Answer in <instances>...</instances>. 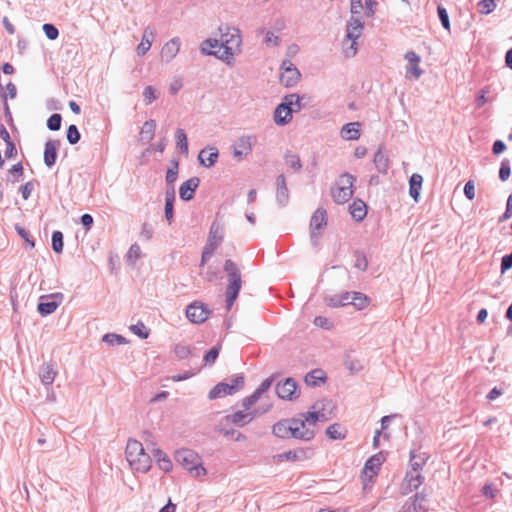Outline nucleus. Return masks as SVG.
Wrapping results in <instances>:
<instances>
[{
    "mask_svg": "<svg viewBox=\"0 0 512 512\" xmlns=\"http://www.w3.org/2000/svg\"><path fill=\"white\" fill-rule=\"evenodd\" d=\"M63 234L60 231H54L52 234V249L56 253L63 251Z\"/></svg>",
    "mask_w": 512,
    "mask_h": 512,
    "instance_id": "obj_47",
    "label": "nucleus"
},
{
    "mask_svg": "<svg viewBox=\"0 0 512 512\" xmlns=\"http://www.w3.org/2000/svg\"><path fill=\"white\" fill-rule=\"evenodd\" d=\"M354 291L353 292H345L340 296H335L329 299V306L338 307L352 304L354 299Z\"/></svg>",
    "mask_w": 512,
    "mask_h": 512,
    "instance_id": "obj_38",
    "label": "nucleus"
},
{
    "mask_svg": "<svg viewBox=\"0 0 512 512\" xmlns=\"http://www.w3.org/2000/svg\"><path fill=\"white\" fill-rule=\"evenodd\" d=\"M360 123L350 122L341 129V137L346 140H357L360 137Z\"/></svg>",
    "mask_w": 512,
    "mask_h": 512,
    "instance_id": "obj_31",
    "label": "nucleus"
},
{
    "mask_svg": "<svg viewBox=\"0 0 512 512\" xmlns=\"http://www.w3.org/2000/svg\"><path fill=\"white\" fill-rule=\"evenodd\" d=\"M175 201V190L174 187L167 189L165 194V218L170 223L173 219V204Z\"/></svg>",
    "mask_w": 512,
    "mask_h": 512,
    "instance_id": "obj_35",
    "label": "nucleus"
},
{
    "mask_svg": "<svg viewBox=\"0 0 512 512\" xmlns=\"http://www.w3.org/2000/svg\"><path fill=\"white\" fill-rule=\"evenodd\" d=\"M220 353V346L212 347L205 355H204V363L205 365H213L218 358Z\"/></svg>",
    "mask_w": 512,
    "mask_h": 512,
    "instance_id": "obj_50",
    "label": "nucleus"
},
{
    "mask_svg": "<svg viewBox=\"0 0 512 512\" xmlns=\"http://www.w3.org/2000/svg\"><path fill=\"white\" fill-rule=\"evenodd\" d=\"M364 30V23L354 16H351L346 24V35L342 41V52L346 58H352L358 51V38Z\"/></svg>",
    "mask_w": 512,
    "mask_h": 512,
    "instance_id": "obj_4",
    "label": "nucleus"
},
{
    "mask_svg": "<svg viewBox=\"0 0 512 512\" xmlns=\"http://www.w3.org/2000/svg\"><path fill=\"white\" fill-rule=\"evenodd\" d=\"M141 257V248L137 244L131 245L127 253V261L134 264Z\"/></svg>",
    "mask_w": 512,
    "mask_h": 512,
    "instance_id": "obj_58",
    "label": "nucleus"
},
{
    "mask_svg": "<svg viewBox=\"0 0 512 512\" xmlns=\"http://www.w3.org/2000/svg\"><path fill=\"white\" fill-rule=\"evenodd\" d=\"M306 458L307 451L305 449L289 450L287 452L273 456V460L276 463H280L283 461H297Z\"/></svg>",
    "mask_w": 512,
    "mask_h": 512,
    "instance_id": "obj_27",
    "label": "nucleus"
},
{
    "mask_svg": "<svg viewBox=\"0 0 512 512\" xmlns=\"http://www.w3.org/2000/svg\"><path fill=\"white\" fill-rule=\"evenodd\" d=\"M276 394L283 400L293 401L299 396L298 386L293 378H286L276 385Z\"/></svg>",
    "mask_w": 512,
    "mask_h": 512,
    "instance_id": "obj_12",
    "label": "nucleus"
},
{
    "mask_svg": "<svg viewBox=\"0 0 512 512\" xmlns=\"http://www.w3.org/2000/svg\"><path fill=\"white\" fill-rule=\"evenodd\" d=\"M130 330L141 339H146L149 336V330L142 322H138L137 324L132 325Z\"/></svg>",
    "mask_w": 512,
    "mask_h": 512,
    "instance_id": "obj_56",
    "label": "nucleus"
},
{
    "mask_svg": "<svg viewBox=\"0 0 512 512\" xmlns=\"http://www.w3.org/2000/svg\"><path fill=\"white\" fill-rule=\"evenodd\" d=\"M437 13L443 28L450 31V20L447 10L443 6L438 5Z\"/></svg>",
    "mask_w": 512,
    "mask_h": 512,
    "instance_id": "obj_53",
    "label": "nucleus"
},
{
    "mask_svg": "<svg viewBox=\"0 0 512 512\" xmlns=\"http://www.w3.org/2000/svg\"><path fill=\"white\" fill-rule=\"evenodd\" d=\"M218 157V149L213 146L202 149L198 155L200 164L207 168L214 166Z\"/></svg>",
    "mask_w": 512,
    "mask_h": 512,
    "instance_id": "obj_24",
    "label": "nucleus"
},
{
    "mask_svg": "<svg viewBox=\"0 0 512 512\" xmlns=\"http://www.w3.org/2000/svg\"><path fill=\"white\" fill-rule=\"evenodd\" d=\"M126 460L135 472L146 473L151 467V458L145 452L141 442L129 439L125 449Z\"/></svg>",
    "mask_w": 512,
    "mask_h": 512,
    "instance_id": "obj_3",
    "label": "nucleus"
},
{
    "mask_svg": "<svg viewBox=\"0 0 512 512\" xmlns=\"http://www.w3.org/2000/svg\"><path fill=\"white\" fill-rule=\"evenodd\" d=\"M356 178L350 173H343L336 180L334 187L331 188V196L337 204L348 202L353 196L354 182Z\"/></svg>",
    "mask_w": 512,
    "mask_h": 512,
    "instance_id": "obj_7",
    "label": "nucleus"
},
{
    "mask_svg": "<svg viewBox=\"0 0 512 512\" xmlns=\"http://www.w3.org/2000/svg\"><path fill=\"white\" fill-rule=\"evenodd\" d=\"M200 184L198 177H191L187 181L183 182L179 188V195L183 201H190L194 198L196 189Z\"/></svg>",
    "mask_w": 512,
    "mask_h": 512,
    "instance_id": "obj_22",
    "label": "nucleus"
},
{
    "mask_svg": "<svg viewBox=\"0 0 512 512\" xmlns=\"http://www.w3.org/2000/svg\"><path fill=\"white\" fill-rule=\"evenodd\" d=\"M423 183V177L420 174L414 173L409 180V195L418 202L420 190Z\"/></svg>",
    "mask_w": 512,
    "mask_h": 512,
    "instance_id": "obj_32",
    "label": "nucleus"
},
{
    "mask_svg": "<svg viewBox=\"0 0 512 512\" xmlns=\"http://www.w3.org/2000/svg\"><path fill=\"white\" fill-rule=\"evenodd\" d=\"M179 162L177 160L172 161V167L166 172V182L170 185L177 180L178 177Z\"/></svg>",
    "mask_w": 512,
    "mask_h": 512,
    "instance_id": "obj_46",
    "label": "nucleus"
},
{
    "mask_svg": "<svg viewBox=\"0 0 512 512\" xmlns=\"http://www.w3.org/2000/svg\"><path fill=\"white\" fill-rule=\"evenodd\" d=\"M221 39H206L200 45V52L203 55H213L218 59L230 64L234 56L240 53L242 37L238 28L226 26L219 27Z\"/></svg>",
    "mask_w": 512,
    "mask_h": 512,
    "instance_id": "obj_1",
    "label": "nucleus"
},
{
    "mask_svg": "<svg viewBox=\"0 0 512 512\" xmlns=\"http://www.w3.org/2000/svg\"><path fill=\"white\" fill-rule=\"evenodd\" d=\"M511 174L510 161L508 159H504L501 162V166L499 169V178L501 181H506Z\"/></svg>",
    "mask_w": 512,
    "mask_h": 512,
    "instance_id": "obj_59",
    "label": "nucleus"
},
{
    "mask_svg": "<svg viewBox=\"0 0 512 512\" xmlns=\"http://www.w3.org/2000/svg\"><path fill=\"white\" fill-rule=\"evenodd\" d=\"M265 44L267 46H279L280 45V37L275 35L273 32L268 31L265 36Z\"/></svg>",
    "mask_w": 512,
    "mask_h": 512,
    "instance_id": "obj_62",
    "label": "nucleus"
},
{
    "mask_svg": "<svg viewBox=\"0 0 512 512\" xmlns=\"http://www.w3.org/2000/svg\"><path fill=\"white\" fill-rule=\"evenodd\" d=\"M314 324L323 329H331L333 326L332 322L328 318L323 316L315 317Z\"/></svg>",
    "mask_w": 512,
    "mask_h": 512,
    "instance_id": "obj_63",
    "label": "nucleus"
},
{
    "mask_svg": "<svg viewBox=\"0 0 512 512\" xmlns=\"http://www.w3.org/2000/svg\"><path fill=\"white\" fill-rule=\"evenodd\" d=\"M260 399V396H258L255 392H253L250 396L245 397L242 400V407L244 410L250 411V408L257 403V401Z\"/></svg>",
    "mask_w": 512,
    "mask_h": 512,
    "instance_id": "obj_60",
    "label": "nucleus"
},
{
    "mask_svg": "<svg viewBox=\"0 0 512 512\" xmlns=\"http://www.w3.org/2000/svg\"><path fill=\"white\" fill-rule=\"evenodd\" d=\"M80 132L76 125L72 124L67 129V140L71 145H74L80 140Z\"/></svg>",
    "mask_w": 512,
    "mask_h": 512,
    "instance_id": "obj_52",
    "label": "nucleus"
},
{
    "mask_svg": "<svg viewBox=\"0 0 512 512\" xmlns=\"http://www.w3.org/2000/svg\"><path fill=\"white\" fill-rule=\"evenodd\" d=\"M276 199L280 206H285L289 201V190L283 174L276 179Z\"/></svg>",
    "mask_w": 512,
    "mask_h": 512,
    "instance_id": "obj_25",
    "label": "nucleus"
},
{
    "mask_svg": "<svg viewBox=\"0 0 512 512\" xmlns=\"http://www.w3.org/2000/svg\"><path fill=\"white\" fill-rule=\"evenodd\" d=\"M256 142V136L242 135L233 145V156L238 160H242L249 153H251Z\"/></svg>",
    "mask_w": 512,
    "mask_h": 512,
    "instance_id": "obj_10",
    "label": "nucleus"
},
{
    "mask_svg": "<svg viewBox=\"0 0 512 512\" xmlns=\"http://www.w3.org/2000/svg\"><path fill=\"white\" fill-rule=\"evenodd\" d=\"M369 303V299L366 295L360 292L354 293V299L352 305H354L358 310L364 309Z\"/></svg>",
    "mask_w": 512,
    "mask_h": 512,
    "instance_id": "obj_49",
    "label": "nucleus"
},
{
    "mask_svg": "<svg viewBox=\"0 0 512 512\" xmlns=\"http://www.w3.org/2000/svg\"><path fill=\"white\" fill-rule=\"evenodd\" d=\"M383 461H384V456H383L382 452L373 455L366 461L364 468H363V476H362L364 488H366L368 485V482H372L373 478L378 474V472L380 470V466Z\"/></svg>",
    "mask_w": 512,
    "mask_h": 512,
    "instance_id": "obj_11",
    "label": "nucleus"
},
{
    "mask_svg": "<svg viewBox=\"0 0 512 512\" xmlns=\"http://www.w3.org/2000/svg\"><path fill=\"white\" fill-rule=\"evenodd\" d=\"M301 74L299 70L296 67H293V69L282 71L280 76V82L285 87H292L296 85L300 80Z\"/></svg>",
    "mask_w": 512,
    "mask_h": 512,
    "instance_id": "obj_29",
    "label": "nucleus"
},
{
    "mask_svg": "<svg viewBox=\"0 0 512 512\" xmlns=\"http://www.w3.org/2000/svg\"><path fill=\"white\" fill-rule=\"evenodd\" d=\"M284 99L286 102L291 104L289 105V108H291V114L294 112H299L302 109V97H300L298 94H289L284 96Z\"/></svg>",
    "mask_w": 512,
    "mask_h": 512,
    "instance_id": "obj_44",
    "label": "nucleus"
},
{
    "mask_svg": "<svg viewBox=\"0 0 512 512\" xmlns=\"http://www.w3.org/2000/svg\"><path fill=\"white\" fill-rule=\"evenodd\" d=\"M349 210H350L351 216L357 222L362 221L367 214V206L360 199L354 200L353 203L349 206Z\"/></svg>",
    "mask_w": 512,
    "mask_h": 512,
    "instance_id": "obj_30",
    "label": "nucleus"
},
{
    "mask_svg": "<svg viewBox=\"0 0 512 512\" xmlns=\"http://www.w3.org/2000/svg\"><path fill=\"white\" fill-rule=\"evenodd\" d=\"M223 238H224L223 225L218 221H214L210 226L206 245L209 247H212L214 249H217L221 245Z\"/></svg>",
    "mask_w": 512,
    "mask_h": 512,
    "instance_id": "obj_18",
    "label": "nucleus"
},
{
    "mask_svg": "<svg viewBox=\"0 0 512 512\" xmlns=\"http://www.w3.org/2000/svg\"><path fill=\"white\" fill-rule=\"evenodd\" d=\"M176 146L180 150L181 153L187 155L188 154V141L187 135L185 131L181 128H178L175 132Z\"/></svg>",
    "mask_w": 512,
    "mask_h": 512,
    "instance_id": "obj_41",
    "label": "nucleus"
},
{
    "mask_svg": "<svg viewBox=\"0 0 512 512\" xmlns=\"http://www.w3.org/2000/svg\"><path fill=\"white\" fill-rule=\"evenodd\" d=\"M62 116L58 113L52 114L47 120V127L51 131H58L61 128Z\"/></svg>",
    "mask_w": 512,
    "mask_h": 512,
    "instance_id": "obj_54",
    "label": "nucleus"
},
{
    "mask_svg": "<svg viewBox=\"0 0 512 512\" xmlns=\"http://www.w3.org/2000/svg\"><path fill=\"white\" fill-rule=\"evenodd\" d=\"M24 168L21 162L14 164L8 171L9 176L7 177L8 182L15 183L23 176Z\"/></svg>",
    "mask_w": 512,
    "mask_h": 512,
    "instance_id": "obj_43",
    "label": "nucleus"
},
{
    "mask_svg": "<svg viewBox=\"0 0 512 512\" xmlns=\"http://www.w3.org/2000/svg\"><path fill=\"white\" fill-rule=\"evenodd\" d=\"M153 38H154L153 31L150 30L149 28H146L144 30V33H143V36H142V40L139 43V45L137 46V53L139 55H144V54H146L150 50V48L152 46Z\"/></svg>",
    "mask_w": 512,
    "mask_h": 512,
    "instance_id": "obj_33",
    "label": "nucleus"
},
{
    "mask_svg": "<svg viewBox=\"0 0 512 512\" xmlns=\"http://www.w3.org/2000/svg\"><path fill=\"white\" fill-rule=\"evenodd\" d=\"M354 257H355L354 267L361 271H365L368 268V261H367L365 254L360 251H355Z\"/></svg>",
    "mask_w": 512,
    "mask_h": 512,
    "instance_id": "obj_48",
    "label": "nucleus"
},
{
    "mask_svg": "<svg viewBox=\"0 0 512 512\" xmlns=\"http://www.w3.org/2000/svg\"><path fill=\"white\" fill-rule=\"evenodd\" d=\"M327 225V212L325 209L318 208L312 215L310 220V236L314 246L317 245L318 238Z\"/></svg>",
    "mask_w": 512,
    "mask_h": 512,
    "instance_id": "obj_9",
    "label": "nucleus"
},
{
    "mask_svg": "<svg viewBox=\"0 0 512 512\" xmlns=\"http://www.w3.org/2000/svg\"><path fill=\"white\" fill-rule=\"evenodd\" d=\"M258 415V411L256 409L248 411H237L235 413L229 414L226 416V420L229 423H232L236 426L243 427L250 422Z\"/></svg>",
    "mask_w": 512,
    "mask_h": 512,
    "instance_id": "obj_16",
    "label": "nucleus"
},
{
    "mask_svg": "<svg viewBox=\"0 0 512 512\" xmlns=\"http://www.w3.org/2000/svg\"><path fill=\"white\" fill-rule=\"evenodd\" d=\"M304 381L308 386H318L325 381V373L321 369H314L305 376Z\"/></svg>",
    "mask_w": 512,
    "mask_h": 512,
    "instance_id": "obj_36",
    "label": "nucleus"
},
{
    "mask_svg": "<svg viewBox=\"0 0 512 512\" xmlns=\"http://www.w3.org/2000/svg\"><path fill=\"white\" fill-rule=\"evenodd\" d=\"M224 271L228 277V285L226 287V305L227 310H230L238 297L239 291L241 290V272L238 265L231 259H227L225 261Z\"/></svg>",
    "mask_w": 512,
    "mask_h": 512,
    "instance_id": "obj_5",
    "label": "nucleus"
},
{
    "mask_svg": "<svg viewBox=\"0 0 512 512\" xmlns=\"http://www.w3.org/2000/svg\"><path fill=\"white\" fill-rule=\"evenodd\" d=\"M426 463L425 454L417 455L414 451L410 453V466L411 472L420 473L421 469Z\"/></svg>",
    "mask_w": 512,
    "mask_h": 512,
    "instance_id": "obj_40",
    "label": "nucleus"
},
{
    "mask_svg": "<svg viewBox=\"0 0 512 512\" xmlns=\"http://www.w3.org/2000/svg\"><path fill=\"white\" fill-rule=\"evenodd\" d=\"M175 460L183 468L191 473L193 477L206 475L207 471L203 467L199 455L190 449H181L176 451Z\"/></svg>",
    "mask_w": 512,
    "mask_h": 512,
    "instance_id": "obj_6",
    "label": "nucleus"
},
{
    "mask_svg": "<svg viewBox=\"0 0 512 512\" xmlns=\"http://www.w3.org/2000/svg\"><path fill=\"white\" fill-rule=\"evenodd\" d=\"M209 314L210 311L203 303L200 302H193L186 308V317L195 324H200L206 321Z\"/></svg>",
    "mask_w": 512,
    "mask_h": 512,
    "instance_id": "obj_13",
    "label": "nucleus"
},
{
    "mask_svg": "<svg viewBox=\"0 0 512 512\" xmlns=\"http://www.w3.org/2000/svg\"><path fill=\"white\" fill-rule=\"evenodd\" d=\"M324 419L325 415L316 411L303 413L297 418H292V438L310 441L316 434L314 427L317 421Z\"/></svg>",
    "mask_w": 512,
    "mask_h": 512,
    "instance_id": "obj_2",
    "label": "nucleus"
},
{
    "mask_svg": "<svg viewBox=\"0 0 512 512\" xmlns=\"http://www.w3.org/2000/svg\"><path fill=\"white\" fill-rule=\"evenodd\" d=\"M496 8V3L494 0H481L478 3L479 12L482 14H489L493 12Z\"/></svg>",
    "mask_w": 512,
    "mask_h": 512,
    "instance_id": "obj_55",
    "label": "nucleus"
},
{
    "mask_svg": "<svg viewBox=\"0 0 512 512\" xmlns=\"http://www.w3.org/2000/svg\"><path fill=\"white\" fill-rule=\"evenodd\" d=\"M424 477L420 473L407 471L404 481L401 485V494L407 495L419 488L423 483Z\"/></svg>",
    "mask_w": 512,
    "mask_h": 512,
    "instance_id": "obj_17",
    "label": "nucleus"
},
{
    "mask_svg": "<svg viewBox=\"0 0 512 512\" xmlns=\"http://www.w3.org/2000/svg\"><path fill=\"white\" fill-rule=\"evenodd\" d=\"M326 434L332 440H342L346 437V430L341 424L334 423L326 429Z\"/></svg>",
    "mask_w": 512,
    "mask_h": 512,
    "instance_id": "obj_39",
    "label": "nucleus"
},
{
    "mask_svg": "<svg viewBox=\"0 0 512 512\" xmlns=\"http://www.w3.org/2000/svg\"><path fill=\"white\" fill-rule=\"evenodd\" d=\"M57 375V370L54 368L52 363H46L40 367L39 377L41 382L45 386H50L54 382V379Z\"/></svg>",
    "mask_w": 512,
    "mask_h": 512,
    "instance_id": "obj_28",
    "label": "nucleus"
},
{
    "mask_svg": "<svg viewBox=\"0 0 512 512\" xmlns=\"http://www.w3.org/2000/svg\"><path fill=\"white\" fill-rule=\"evenodd\" d=\"M103 342H106L111 345H123L126 344V339L115 333H107L102 338Z\"/></svg>",
    "mask_w": 512,
    "mask_h": 512,
    "instance_id": "obj_45",
    "label": "nucleus"
},
{
    "mask_svg": "<svg viewBox=\"0 0 512 512\" xmlns=\"http://www.w3.org/2000/svg\"><path fill=\"white\" fill-rule=\"evenodd\" d=\"M272 433L273 435L281 439L292 438L291 419H283L275 423L272 426Z\"/></svg>",
    "mask_w": 512,
    "mask_h": 512,
    "instance_id": "obj_26",
    "label": "nucleus"
},
{
    "mask_svg": "<svg viewBox=\"0 0 512 512\" xmlns=\"http://www.w3.org/2000/svg\"><path fill=\"white\" fill-rule=\"evenodd\" d=\"M245 380L242 374L234 376L230 382H220L209 392L210 399H217L227 395H233L244 387Z\"/></svg>",
    "mask_w": 512,
    "mask_h": 512,
    "instance_id": "obj_8",
    "label": "nucleus"
},
{
    "mask_svg": "<svg viewBox=\"0 0 512 512\" xmlns=\"http://www.w3.org/2000/svg\"><path fill=\"white\" fill-rule=\"evenodd\" d=\"M158 98L157 90L153 86H147L143 90V99L146 105L151 104Z\"/></svg>",
    "mask_w": 512,
    "mask_h": 512,
    "instance_id": "obj_51",
    "label": "nucleus"
},
{
    "mask_svg": "<svg viewBox=\"0 0 512 512\" xmlns=\"http://www.w3.org/2000/svg\"><path fill=\"white\" fill-rule=\"evenodd\" d=\"M374 165L378 172L386 174L389 169V159L381 149H378L373 158Z\"/></svg>",
    "mask_w": 512,
    "mask_h": 512,
    "instance_id": "obj_34",
    "label": "nucleus"
},
{
    "mask_svg": "<svg viewBox=\"0 0 512 512\" xmlns=\"http://www.w3.org/2000/svg\"><path fill=\"white\" fill-rule=\"evenodd\" d=\"M512 268V252L502 257L501 259V273H505Z\"/></svg>",
    "mask_w": 512,
    "mask_h": 512,
    "instance_id": "obj_64",
    "label": "nucleus"
},
{
    "mask_svg": "<svg viewBox=\"0 0 512 512\" xmlns=\"http://www.w3.org/2000/svg\"><path fill=\"white\" fill-rule=\"evenodd\" d=\"M284 160H285L286 165L289 166L294 171L301 170L302 163H301L300 157L297 154H295L291 151H288L284 155Z\"/></svg>",
    "mask_w": 512,
    "mask_h": 512,
    "instance_id": "obj_42",
    "label": "nucleus"
},
{
    "mask_svg": "<svg viewBox=\"0 0 512 512\" xmlns=\"http://www.w3.org/2000/svg\"><path fill=\"white\" fill-rule=\"evenodd\" d=\"M43 31L45 32L47 38L50 40H55L59 35L58 29L53 24H44Z\"/></svg>",
    "mask_w": 512,
    "mask_h": 512,
    "instance_id": "obj_61",
    "label": "nucleus"
},
{
    "mask_svg": "<svg viewBox=\"0 0 512 512\" xmlns=\"http://www.w3.org/2000/svg\"><path fill=\"white\" fill-rule=\"evenodd\" d=\"M290 104H291V102L288 103L283 98L282 102L275 108L274 122L278 126H284L291 121L292 114H291V108H289Z\"/></svg>",
    "mask_w": 512,
    "mask_h": 512,
    "instance_id": "obj_20",
    "label": "nucleus"
},
{
    "mask_svg": "<svg viewBox=\"0 0 512 512\" xmlns=\"http://www.w3.org/2000/svg\"><path fill=\"white\" fill-rule=\"evenodd\" d=\"M174 353L178 359L182 360V359H186L190 356L191 349L187 345L177 344L174 347Z\"/></svg>",
    "mask_w": 512,
    "mask_h": 512,
    "instance_id": "obj_57",
    "label": "nucleus"
},
{
    "mask_svg": "<svg viewBox=\"0 0 512 512\" xmlns=\"http://www.w3.org/2000/svg\"><path fill=\"white\" fill-rule=\"evenodd\" d=\"M181 47V40L179 37H174L164 44L161 50V58L163 61L169 63L179 53Z\"/></svg>",
    "mask_w": 512,
    "mask_h": 512,
    "instance_id": "obj_19",
    "label": "nucleus"
},
{
    "mask_svg": "<svg viewBox=\"0 0 512 512\" xmlns=\"http://www.w3.org/2000/svg\"><path fill=\"white\" fill-rule=\"evenodd\" d=\"M55 298H62V295L60 293H55L42 297V299H47V301H41L37 306V310L42 316L52 314L59 307L60 301L49 300Z\"/></svg>",
    "mask_w": 512,
    "mask_h": 512,
    "instance_id": "obj_21",
    "label": "nucleus"
},
{
    "mask_svg": "<svg viewBox=\"0 0 512 512\" xmlns=\"http://www.w3.org/2000/svg\"><path fill=\"white\" fill-rule=\"evenodd\" d=\"M156 130V122L155 120H148L146 121L141 130H140V140L145 142H150L154 135Z\"/></svg>",
    "mask_w": 512,
    "mask_h": 512,
    "instance_id": "obj_37",
    "label": "nucleus"
},
{
    "mask_svg": "<svg viewBox=\"0 0 512 512\" xmlns=\"http://www.w3.org/2000/svg\"><path fill=\"white\" fill-rule=\"evenodd\" d=\"M60 140H48L44 146V163L51 168L57 159V152L60 148Z\"/></svg>",
    "mask_w": 512,
    "mask_h": 512,
    "instance_id": "obj_23",
    "label": "nucleus"
},
{
    "mask_svg": "<svg viewBox=\"0 0 512 512\" xmlns=\"http://www.w3.org/2000/svg\"><path fill=\"white\" fill-rule=\"evenodd\" d=\"M427 502L428 500L424 493H416L414 496L408 498L400 512H427Z\"/></svg>",
    "mask_w": 512,
    "mask_h": 512,
    "instance_id": "obj_14",
    "label": "nucleus"
},
{
    "mask_svg": "<svg viewBox=\"0 0 512 512\" xmlns=\"http://www.w3.org/2000/svg\"><path fill=\"white\" fill-rule=\"evenodd\" d=\"M405 59L408 62V67L406 69V78L407 79H419L423 74V70L420 68L419 64L421 61L420 56L414 51H408L404 55Z\"/></svg>",
    "mask_w": 512,
    "mask_h": 512,
    "instance_id": "obj_15",
    "label": "nucleus"
}]
</instances>
